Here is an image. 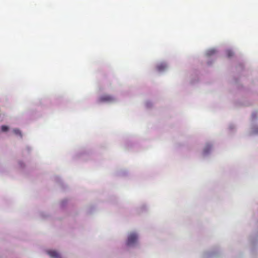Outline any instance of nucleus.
Wrapping results in <instances>:
<instances>
[{"mask_svg": "<svg viewBox=\"0 0 258 258\" xmlns=\"http://www.w3.org/2000/svg\"><path fill=\"white\" fill-rule=\"evenodd\" d=\"M138 236L136 233H131L128 237L127 244L128 245H131L134 244L137 240Z\"/></svg>", "mask_w": 258, "mask_h": 258, "instance_id": "nucleus-1", "label": "nucleus"}, {"mask_svg": "<svg viewBox=\"0 0 258 258\" xmlns=\"http://www.w3.org/2000/svg\"><path fill=\"white\" fill-rule=\"evenodd\" d=\"M114 100V98L112 96L108 95H104L101 96L99 98V101L101 102H110L113 101Z\"/></svg>", "mask_w": 258, "mask_h": 258, "instance_id": "nucleus-2", "label": "nucleus"}, {"mask_svg": "<svg viewBox=\"0 0 258 258\" xmlns=\"http://www.w3.org/2000/svg\"><path fill=\"white\" fill-rule=\"evenodd\" d=\"M48 254L52 258H60L61 257L59 253L55 250H49L48 251Z\"/></svg>", "mask_w": 258, "mask_h": 258, "instance_id": "nucleus-3", "label": "nucleus"}, {"mask_svg": "<svg viewBox=\"0 0 258 258\" xmlns=\"http://www.w3.org/2000/svg\"><path fill=\"white\" fill-rule=\"evenodd\" d=\"M166 68V65L164 64H161L157 67V69L159 71L164 70Z\"/></svg>", "mask_w": 258, "mask_h": 258, "instance_id": "nucleus-4", "label": "nucleus"}, {"mask_svg": "<svg viewBox=\"0 0 258 258\" xmlns=\"http://www.w3.org/2000/svg\"><path fill=\"white\" fill-rule=\"evenodd\" d=\"M216 51L214 49H210V50H209L207 52V55H208V56H210L213 54H214L215 53Z\"/></svg>", "mask_w": 258, "mask_h": 258, "instance_id": "nucleus-5", "label": "nucleus"}, {"mask_svg": "<svg viewBox=\"0 0 258 258\" xmlns=\"http://www.w3.org/2000/svg\"><path fill=\"white\" fill-rule=\"evenodd\" d=\"M226 54L228 57H231L233 55V52H232V51L230 50H227Z\"/></svg>", "mask_w": 258, "mask_h": 258, "instance_id": "nucleus-6", "label": "nucleus"}, {"mask_svg": "<svg viewBox=\"0 0 258 258\" xmlns=\"http://www.w3.org/2000/svg\"><path fill=\"white\" fill-rule=\"evenodd\" d=\"M2 131L3 132H6L8 131L9 127L7 125H2L1 127Z\"/></svg>", "mask_w": 258, "mask_h": 258, "instance_id": "nucleus-7", "label": "nucleus"}, {"mask_svg": "<svg viewBox=\"0 0 258 258\" xmlns=\"http://www.w3.org/2000/svg\"><path fill=\"white\" fill-rule=\"evenodd\" d=\"M211 147L210 145H207V146L206 147V148L204 149V153L206 154L208 153L209 151L211 149Z\"/></svg>", "mask_w": 258, "mask_h": 258, "instance_id": "nucleus-8", "label": "nucleus"}, {"mask_svg": "<svg viewBox=\"0 0 258 258\" xmlns=\"http://www.w3.org/2000/svg\"><path fill=\"white\" fill-rule=\"evenodd\" d=\"M13 132L16 134V135H20L21 136V132L18 129H14L13 130Z\"/></svg>", "mask_w": 258, "mask_h": 258, "instance_id": "nucleus-9", "label": "nucleus"}]
</instances>
